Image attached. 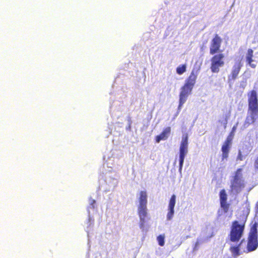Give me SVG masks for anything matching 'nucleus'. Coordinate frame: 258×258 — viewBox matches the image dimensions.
I'll return each instance as SVG.
<instances>
[{
    "label": "nucleus",
    "mask_w": 258,
    "mask_h": 258,
    "mask_svg": "<svg viewBox=\"0 0 258 258\" xmlns=\"http://www.w3.org/2000/svg\"><path fill=\"white\" fill-rule=\"evenodd\" d=\"M248 115L243 123L244 128L248 127L258 118V98L256 91L251 90L247 93Z\"/></svg>",
    "instance_id": "1"
},
{
    "label": "nucleus",
    "mask_w": 258,
    "mask_h": 258,
    "mask_svg": "<svg viewBox=\"0 0 258 258\" xmlns=\"http://www.w3.org/2000/svg\"><path fill=\"white\" fill-rule=\"evenodd\" d=\"M236 126H233V127L232 128V130L231 131H233V132L235 133V131H236Z\"/></svg>",
    "instance_id": "23"
},
{
    "label": "nucleus",
    "mask_w": 258,
    "mask_h": 258,
    "mask_svg": "<svg viewBox=\"0 0 258 258\" xmlns=\"http://www.w3.org/2000/svg\"><path fill=\"white\" fill-rule=\"evenodd\" d=\"M232 142L230 141H228L226 139L222 146L221 151L222 154V160L223 161L224 159H226L228 157L229 152L230 148Z\"/></svg>",
    "instance_id": "14"
},
{
    "label": "nucleus",
    "mask_w": 258,
    "mask_h": 258,
    "mask_svg": "<svg viewBox=\"0 0 258 258\" xmlns=\"http://www.w3.org/2000/svg\"><path fill=\"white\" fill-rule=\"evenodd\" d=\"M171 132V127L168 126L165 128L161 133L155 137V141L157 143H159L161 140H166Z\"/></svg>",
    "instance_id": "15"
},
{
    "label": "nucleus",
    "mask_w": 258,
    "mask_h": 258,
    "mask_svg": "<svg viewBox=\"0 0 258 258\" xmlns=\"http://www.w3.org/2000/svg\"><path fill=\"white\" fill-rule=\"evenodd\" d=\"M241 243L237 246H232L230 248L231 251L235 255H239V246L240 245Z\"/></svg>",
    "instance_id": "19"
},
{
    "label": "nucleus",
    "mask_w": 258,
    "mask_h": 258,
    "mask_svg": "<svg viewBox=\"0 0 258 258\" xmlns=\"http://www.w3.org/2000/svg\"><path fill=\"white\" fill-rule=\"evenodd\" d=\"M242 169L238 168L234 173L230 180V191L235 194L240 193L245 187L244 180L243 177Z\"/></svg>",
    "instance_id": "3"
},
{
    "label": "nucleus",
    "mask_w": 258,
    "mask_h": 258,
    "mask_svg": "<svg viewBox=\"0 0 258 258\" xmlns=\"http://www.w3.org/2000/svg\"><path fill=\"white\" fill-rule=\"evenodd\" d=\"M139 201V205L138 212L140 220V227L141 228H144L145 218L147 216V194L146 191H140Z\"/></svg>",
    "instance_id": "4"
},
{
    "label": "nucleus",
    "mask_w": 258,
    "mask_h": 258,
    "mask_svg": "<svg viewBox=\"0 0 258 258\" xmlns=\"http://www.w3.org/2000/svg\"><path fill=\"white\" fill-rule=\"evenodd\" d=\"M176 202V196L175 195H173L171 196L168 204V213L167 214V219L168 220H170L172 219L174 211V208L175 207Z\"/></svg>",
    "instance_id": "12"
},
{
    "label": "nucleus",
    "mask_w": 258,
    "mask_h": 258,
    "mask_svg": "<svg viewBox=\"0 0 258 258\" xmlns=\"http://www.w3.org/2000/svg\"><path fill=\"white\" fill-rule=\"evenodd\" d=\"M257 227V223L256 222H254L250 227L247 244V249L248 251L255 250L258 246Z\"/></svg>",
    "instance_id": "5"
},
{
    "label": "nucleus",
    "mask_w": 258,
    "mask_h": 258,
    "mask_svg": "<svg viewBox=\"0 0 258 258\" xmlns=\"http://www.w3.org/2000/svg\"><path fill=\"white\" fill-rule=\"evenodd\" d=\"M192 90V88L185 85L181 87L179 94L178 109H180L183 104L185 102Z\"/></svg>",
    "instance_id": "9"
},
{
    "label": "nucleus",
    "mask_w": 258,
    "mask_h": 258,
    "mask_svg": "<svg viewBox=\"0 0 258 258\" xmlns=\"http://www.w3.org/2000/svg\"><path fill=\"white\" fill-rule=\"evenodd\" d=\"M197 78V74L196 72H195L194 71H191V73L190 74V75L185 80V82L184 85L193 88L196 83Z\"/></svg>",
    "instance_id": "16"
},
{
    "label": "nucleus",
    "mask_w": 258,
    "mask_h": 258,
    "mask_svg": "<svg viewBox=\"0 0 258 258\" xmlns=\"http://www.w3.org/2000/svg\"><path fill=\"white\" fill-rule=\"evenodd\" d=\"M226 127V123H225V125H224V127L225 128Z\"/></svg>",
    "instance_id": "25"
},
{
    "label": "nucleus",
    "mask_w": 258,
    "mask_h": 258,
    "mask_svg": "<svg viewBox=\"0 0 258 258\" xmlns=\"http://www.w3.org/2000/svg\"><path fill=\"white\" fill-rule=\"evenodd\" d=\"M222 42V38L218 34H215L211 41L210 45V54L214 55L220 51Z\"/></svg>",
    "instance_id": "8"
},
{
    "label": "nucleus",
    "mask_w": 258,
    "mask_h": 258,
    "mask_svg": "<svg viewBox=\"0 0 258 258\" xmlns=\"http://www.w3.org/2000/svg\"><path fill=\"white\" fill-rule=\"evenodd\" d=\"M253 51L252 49L249 48L247 50L245 55V60L247 64L251 68L254 69L256 67V61L253 59Z\"/></svg>",
    "instance_id": "13"
},
{
    "label": "nucleus",
    "mask_w": 258,
    "mask_h": 258,
    "mask_svg": "<svg viewBox=\"0 0 258 258\" xmlns=\"http://www.w3.org/2000/svg\"><path fill=\"white\" fill-rule=\"evenodd\" d=\"M243 160V156L242 155L241 152L239 150L237 157V160L242 161Z\"/></svg>",
    "instance_id": "20"
},
{
    "label": "nucleus",
    "mask_w": 258,
    "mask_h": 258,
    "mask_svg": "<svg viewBox=\"0 0 258 258\" xmlns=\"http://www.w3.org/2000/svg\"><path fill=\"white\" fill-rule=\"evenodd\" d=\"M233 139V138H232L228 135L226 138V140L228 141H230L232 142Z\"/></svg>",
    "instance_id": "21"
},
{
    "label": "nucleus",
    "mask_w": 258,
    "mask_h": 258,
    "mask_svg": "<svg viewBox=\"0 0 258 258\" xmlns=\"http://www.w3.org/2000/svg\"><path fill=\"white\" fill-rule=\"evenodd\" d=\"M187 136L186 135L182 138L179 148V170L181 171L185 155L188 152Z\"/></svg>",
    "instance_id": "7"
},
{
    "label": "nucleus",
    "mask_w": 258,
    "mask_h": 258,
    "mask_svg": "<svg viewBox=\"0 0 258 258\" xmlns=\"http://www.w3.org/2000/svg\"><path fill=\"white\" fill-rule=\"evenodd\" d=\"M225 55L222 53H216L211 58L210 69L212 73H218L220 68L225 64Z\"/></svg>",
    "instance_id": "6"
},
{
    "label": "nucleus",
    "mask_w": 258,
    "mask_h": 258,
    "mask_svg": "<svg viewBox=\"0 0 258 258\" xmlns=\"http://www.w3.org/2000/svg\"><path fill=\"white\" fill-rule=\"evenodd\" d=\"M158 244L160 246H163L165 244V236L164 234L159 235L157 238Z\"/></svg>",
    "instance_id": "18"
},
{
    "label": "nucleus",
    "mask_w": 258,
    "mask_h": 258,
    "mask_svg": "<svg viewBox=\"0 0 258 258\" xmlns=\"http://www.w3.org/2000/svg\"><path fill=\"white\" fill-rule=\"evenodd\" d=\"M186 71V65L182 64L176 68V73L178 75H182Z\"/></svg>",
    "instance_id": "17"
},
{
    "label": "nucleus",
    "mask_w": 258,
    "mask_h": 258,
    "mask_svg": "<svg viewBox=\"0 0 258 258\" xmlns=\"http://www.w3.org/2000/svg\"><path fill=\"white\" fill-rule=\"evenodd\" d=\"M242 67L240 61L235 62L232 67L230 74L228 76V81H234L236 79Z\"/></svg>",
    "instance_id": "11"
},
{
    "label": "nucleus",
    "mask_w": 258,
    "mask_h": 258,
    "mask_svg": "<svg viewBox=\"0 0 258 258\" xmlns=\"http://www.w3.org/2000/svg\"><path fill=\"white\" fill-rule=\"evenodd\" d=\"M246 217L243 216L240 221L234 220L232 222L230 232L229 234V239L233 242H238L241 238L245 228Z\"/></svg>",
    "instance_id": "2"
},
{
    "label": "nucleus",
    "mask_w": 258,
    "mask_h": 258,
    "mask_svg": "<svg viewBox=\"0 0 258 258\" xmlns=\"http://www.w3.org/2000/svg\"><path fill=\"white\" fill-rule=\"evenodd\" d=\"M220 203L221 208L224 213L228 212L230 207V204L227 203V195L224 189H221L219 192Z\"/></svg>",
    "instance_id": "10"
},
{
    "label": "nucleus",
    "mask_w": 258,
    "mask_h": 258,
    "mask_svg": "<svg viewBox=\"0 0 258 258\" xmlns=\"http://www.w3.org/2000/svg\"><path fill=\"white\" fill-rule=\"evenodd\" d=\"M256 207H257V213H258V202L256 204Z\"/></svg>",
    "instance_id": "24"
},
{
    "label": "nucleus",
    "mask_w": 258,
    "mask_h": 258,
    "mask_svg": "<svg viewBox=\"0 0 258 258\" xmlns=\"http://www.w3.org/2000/svg\"><path fill=\"white\" fill-rule=\"evenodd\" d=\"M235 133L233 132V131H231L230 133L229 134V136L233 138L234 136Z\"/></svg>",
    "instance_id": "22"
}]
</instances>
